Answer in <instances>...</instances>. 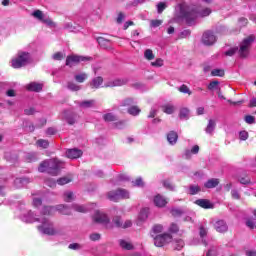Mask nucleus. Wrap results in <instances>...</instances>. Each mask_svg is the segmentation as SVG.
Returning <instances> with one entry per match:
<instances>
[{"label":"nucleus","instance_id":"obj_1","mask_svg":"<svg viewBox=\"0 0 256 256\" xmlns=\"http://www.w3.org/2000/svg\"><path fill=\"white\" fill-rule=\"evenodd\" d=\"M211 13V8H204L202 11L197 12L195 10L189 9L188 6H181L180 7V15L183 17V19L186 20V23L188 25H192L193 21L197 19V16L200 17H209V14Z\"/></svg>","mask_w":256,"mask_h":256},{"label":"nucleus","instance_id":"obj_2","mask_svg":"<svg viewBox=\"0 0 256 256\" xmlns=\"http://www.w3.org/2000/svg\"><path fill=\"white\" fill-rule=\"evenodd\" d=\"M36 221L41 223V225L37 227L40 233H43L44 235H49V236L57 235V230H55V225L49 218L42 217V218L36 219Z\"/></svg>","mask_w":256,"mask_h":256},{"label":"nucleus","instance_id":"obj_3","mask_svg":"<svg viewBox=\"0 0 256 256\" xmlns=\"http://www.w3.org/2000/svg\"><path fill=\"white\" fill-rule=\"evenodd\" d=\"M255 43V35L251 34L244 38L239 44L238 55L241 59H247L249 52L251 51V45Z\"/></svg>","mask_w":256,"mask_h":256},{"label":"nucleus","instance_id":"obj_4","mask_svg":"<svg viewBox=\"0 0 256 256\" xmlns=\"http://www.w3.org/2000/svg\"><path fill=\"white\" fill-rule=\"evenodd\" d=\"M31 61V54L29 52H18L16 58L12 59L13 69H21Z\"/></svg>","mask_w":256,"mask_h":256},{"label":"nucleus","instance_id":"obj_5","mask_svg":"<svg viewBox=\"0 0 256 256\" xmlns=\"http://www.w3.org/2000/svg\"><path fill=\"white\" fill-rule=\"evenodd\" d=\"M171 241H173V235L170 233L158 234L154 237L155 247H165V245H169Z\"/></svg>","mask_w":256,"mask_h":256},{"label":"nucleus","instance_id":"obj_6","mask_svg":"<svg viewBox=\"0 0 256 256\" xmlns=\"http://www.w3.org/2000/svg\"><path fill=\"white\" fill-rule=\"evenodd\" d=\"M61 167H63V162L61 160L57 158L48 160L49 175H59V171H61Z\"/></svg>","mask_w":256,"mask_h":256},{"label":"nucleus","instance_id":"obj_7","mask_svg":"<svg viewBox=\"0 0 256 256\" xmlns=\"http://www.w3.org/2000/svg\"><path fill=\"white\" fill-rule=\"evenodd\" d=\"M217 42V36H215V33L211 30H207L202 35V43L204 45H207L208 47H211V45H215Z\"/></svg>","mask_w":256,"mask_h":256},{"label":"nucleus","instance_id":"obj_8","mask_svg":"<svg viewBox=\"0 0 256 256\" xmlns=\"http://www.w3.org/2000/svg\"><path fill=\"white\" fill-rule=\"evenodd\" d=\"M83 61H91V58L78 55L67 56L66 65L67 67H73V65H78V63H81Z\"/></svg>","mask_w":256,"mask_h":256},{"label":"nucleus","instance_id":"obj_9","mask_svg":"<svg viewBox=\"0 0 256 256\" xmlns=\"http://www.w3.org/2000/svg\"><path fill=\"white\" fill-rule=\"evenodd\" d=\"M112 223L118 229H129V227H131V225H133L131 220H126L123 223V218H121V216H114L112 219Z\"/></svg>","mask_w":256,"mask_h":256},{"label":"nucleus","instance_id":"obj_10","mask_svg":"<svg viewBox=\"0 0 256 256\" xmlns=\"http://www.w3.org/2000/svg\"><path fill=\"white\" fill-rule=\"evenodd\" d=\"M94 223H102L104 225H107L109 223V217L106 216L105 213L96 211L95 215L93 216Z\"/></svg>","mask_w":256,"mask_h":256},{"label":"nucleus","instance_id":"obj_11","mask_svg":"<svg viewBox=\"0 0 256 256\" xmlns=\"http://www.w3.org/2000/svg\"><path fill=\"white\" fill-rule=\"evenodd\" d=\"M214 228L218 233H227V230L229 229L227 223L224 220L216 221L214 224Z\"/></svg>","mask_w":256,"mask_h":256},{"label":"nucleus","instance_id":"obj_12","mask_svg":"<svg viewBox=\"0 0 256 256\" xmlns=\"http://www.w3.org/2000/svg\"><path fill=\"white\" fill-rule=\"evenodd\" d=\"M82 155H83V151L77 148L68 149L66 151V157H68V159H79V157H81Z\"/></svg>","mask_w":256,"mask_h":256},{"label":"nucleus","instance_id":"obj_13","mask_svg":"<svg viewBox=\"0 0 256 256\" xmlns=\"http://www.w3.org/2000/svg\"><path fill=\"white\" fill-rule=\"evenodd\" d=\"M55 211H57V207L53 206H44L41 211L42 217H51L55 215Z\"/></svg>","mask_w":256,"mask_h":256},{"label":"nucleus","instance_id":"obj_14","mask_svg":"<svg viewBox=\"0 0 256 256\" xmlns=\"http://www.w3.org/2000/svg\"><path fill=\"white\" fill-rule=\"evenodd\" d=\"M128 81L127 79H115L105 84V87H123V85H127Z\"/></svg>","mask_w":256,"mask_h":256},{"label":"nucleus","instance_id":"obj_15","mask_svg":"<svg viewBox=\"0 0 256 256\" xmlns=\"http://www.w3.org/2000/svg\"><path fill=\"white\" fill-rule=\"evenodd\" d=\"M167 198L163 197L161 194H157L154 197V205L156 207H165L167 205Z\"/></svg>","mask_w":256,"mask_h":256},{"label":"nucleus","instance_id":"obj_16","mask_svg":"<svg viewBox=\"0 0 256 256\" xmlns=\"http://www.w3.org/2000/svg\"><path fill=\"white\" fill-rule=\"evenodd\" d=\"M195 203L202 209H213V204L207 199H198Z\"/></svg>","mask_w":256,"mask_h":256},{"label":"nucleus","instance_id":"obj_17","mask_svg":"<svg viewBox=\"0 0 256 256\" xmlns=\"http://www.w3.org/2000/svg\"><path fill=\"white\" fill-rule=\"evenodd\" d=\"M221 183L218 178H211L204 183L205 189H215Z\"/></svg>","mask_w":256,"mask_h":256},{"label":"nucleus","instance_id":"obj_18","mask_svg":"<svg viewBox=\"0 0 256 256\" xmlns=\"http://www.w3.org/2000/svg\"><path fill=\"white\" fill-rule=\"evenodd\" d=\"M217 127V122L213 119H210L208 121V124L205 128V132L208 134V135H213V133H215V129Z\"/></svg>","mask_w":256,"mask_h":256},{"label":"nucleus","instance_id":"obj_19","mask_svg":"<svg viewBox=\"0 0 256 256\" xmlns=\"http://www.w3.org/2000/svg\"><path fill=\"white\" fill-rule=\"evenodd\" d=\"M26 89L28 91H34L35 93H39L40 91H43V85L37 82H32L26 86Z\"/></svg>","mask_w":256,"mask_h":256},{"label":"nucleus","instance_id":"obj_20","mask_svg":"<svg viewBox=\"0 0 256 256\" xmlns=\"http://www.w3.org/2000/svg\"><path fill=\"white\" fill-rule=\"evenodd\" d=\"M78 105L81 109H91L95 107V100H83L82 102H79Z\"/></svg>","mask_w":256,"mask_h":256},{"label":"nucleus","instance_id":"obj_21","mask_svg":"<svg viewBox=\"0 0 256 256\" xmlns=\"http://www.w3.org/2000/svg\"><path fill=\"white\" fill-rule=\"evenodd\" d=\"M97 41L100 47H102L103 49H111V40L103 37H98Z\"/></svg>","mask_w":256,"mask_h":256},{"label":"nucleus","instance_id":"obj_22","mask_svg":"<svg viewBox=\"0 0 256 256\" xmlns=\"http://www.w3.org/2000/svg\"><path fill=\"white\" fill-rule=\"evenodd\" d=\"M179 139V135L175 131H170L167 134V141L170 143V145H175L177 143V140Z\"/></svg>","mask_w":256,"mask_h":256},{"label":"nucleus","instance_id":"obj_23","mask_svg":"<svg viewBox=\"0 0 256 256\" xmlns=\"http://www.w3.org/2000/svg\"><path fill=\"white\" fill-rule=\"evenodd\" d=\"M101 85H103V77H101V76L94 78L92 80V82L90 83V87L92 89H99L101 87Z\"/></svg>","mask_w":256,"mask_h":256},{"label":"nucleus","instance_id":"obj_24","mask_svg":"<svg viewBox=\"0 0 256 256\" xmlns=\"http://www.w3.org/2000/svg\"><path fill=\"white\" fill-rule=\"evenodd\" d=\"M39 173H49V160H44L39 164Z\"/></svg>","mask_w":256,"mask_h":256},{"label":"nucleus","instance_id":"obj_25","mask_svg":"<svg viewBox=\"0 0 256 256\" xmlns=\"http://www.w3.org/2000/svg\"><path fill=\"white\" fill-rule=\"evenodd\" d=\"M56 211H59V213H61V215H71V209H69V207L60 204L56 206Z\"/></svg>","mask_w":256,"mask_h":256},{"label":"nucleus","instance_id":"obj_26","mask_svg":"<svg viewBox=\"0 0 256 256\" xmlns=\"http://www.w3.org/2000/svg\"><path fill=\"white\" fill-rule=\"evenodd\" d=\"M163 113H166V115H173L175 113V106L171 104H165L162 106Z\"/></svg>","mask_w":256,"mask_h":256},{"label":"nucleus","instance_id":"obj_27","mask_svg":"<svg viewBox=\"0 0 256 256\" xmlns=\"http://www.w3.org/2000/svg\"><path fill=\"white\" fill-rule=\"evenodd\" d=\"M108 199L110 200V201H114V202H117V201H119V190H114V191H110L109 193H108Z\"/></svg>","mask_w":256,"mask_h":256},{"label":"nucleus","instance_id":"obj_28","mask_svg":"<svg viewBox=\"0 0 256 256\" xmlns=\"http://www.w3.org/2000/svg\"><path fill=\"white\" fill-rule=\"evenodd\" d=\"M103 120L106 123H113V121H117V116H115L113 113H106L103 115Z\"/></svg>","mask_w":256,"mask_h":256},{"label":"nucleus","instance_id":"obj_29","mask_svg":"<svg viewBox=\"0 0 256 256\" xmlns=\"http://www.w3.org/2000/svg\"><path fill=\"white\" fill-rule=\"evenodd\" d=\"M128 113L129 115H132L133 117H137V115H139V113H141V109L139 108V106H131L128 108Z\"/></svg>","mask_w":256,"mask_h":256},{"label":"nucleus","instance_id":"obj_30","mask_svg":"<svg viewBox=\"0 0 256 256\" xmlns=\"http://www.w3.org/2000/svg\"><path fill=\"white\" fill-rule=\"evenodd\" d=\"M120 247L122 249H125L126 251H133V249H134L133 244H131L130 242H127L125 240H120Z\"/></svg>","mask_w":256,"mask_h":256},{"label":"nucleus","instance_id":"obj_31","mask_svg":"<svg viewBox=\"0 0 256 256\" xmlns=\"http://www.w3.org/2000/svg\"><path fill=\"white\" fill-rule=\"evenodd\" d=\"M179 118L184 121H187V119H189V109L181 108L179 113Z\"/></svg>","mask_w":256,"mask_h":256},{"label":"nucleus","instance_id":"obj_32","mask_svg":"<svg viewBox=\"0 0 256 256\" xmlns=\"http://www.w3.org/2000/svg\"><path fill=\"white\" fill-rule=\"evenodd\" d=\"M173 245L176 251H181L185 247V242L182 239H178L174 241Z\"/></svg>","mask_w":256,"mask_h":256},{"label":"nucleus","instance_id":"obj_33","mask_svg":"<svg viewBox=\"0 0 256 256\" xmlns=\"http://www.w3.org/2000/svg\"><path fill=\"white\" fill-rule=\"evenodd\" d=\"M74 79L77 83H85V81H87L88 79V76L85 73H81V74L75 75Z\"/></svg>","mask_w":256,"mask_h":256},{"label":"nucleus","instance_id":"obj_34","mask_svg":"<svg viewBox=\"0 0 256 256\" xmlns=\"http://www.w3.org/2000/svg\"><path fill=\"white\" fill-rule=\"evenodd\" d=\"M212 77H225V70L224 69H213L211 71Z\"/></svg>","mask_w":256,"mask_h":256},{"label":"nucleus","instance_id":"obj_35","mask_svg":"<svg viewBox=\"0 0 256 256\" xmlns=\"http://www.w3.org/2000/svg\"><path fill=\"white\" fill-rule=\"evenodd\" d=\"M178 91L180 93H184L185 95H192L193 92H191V89H189L188 85L182 84L179 88Z\"/></svg>","mask_w":256,"mask_h":256},{"label":"nucleus","instance_id":"obj_36","mask_svg":"<svg viewBox=\"0 0 256 256\" xmlns=\"http://www.w3.org/2000/svg\"><path fill=\"white\" fill-rule=\"evenodd\" d=\"M197 193H201V187L199 185H190L189 195H197Z\"/></svg>","mask_w":256,"mask_h":256},{"label":"nucleus","instance_id":"obj_37","mask_svg":"<svg viewBox=\"0 0 256 256\" xmlns=\"http://www.w3.org/2000/svg\"><path fill=\"white\" fill-rule=\"evenodd\" d=\"M168 233L171 234H175V233H179V225H177V223L173 222L170 224L169 228H168Z\"/></svg>","mask_w":256,"mask_h":256},{"label":"nucleus","instance_id":"obj_38","mask_svg":"<svg viewBox=\"0 0 256 256\" xmlns=\"http://www.w3.org/2000/svg\"><path fill=\"white\" fill-rule=\"evenodd\" d=\"M144 57L147 59V61H153V59H155V54H153V50L146 49L144 51Z\"/></svg>","mask_w":256,"mask_h":256},{"label":"nucleus","instance_id":"obj_39","mask_svg":"<svg viewBox=\"0 0 256 256\" xmlns=\"http://www.w3.org/2000/svg\"><path fill=\"white\" fill-rule=\"evenodd\" d=\"M119 199H129V191L125 189H118Z\"/></svg>","mask_w":256,"mask_h":256},{"label":"nucleus","instance_id":"obj_40","mask_svg":"<svg viewBox=\"0 0 256 256\" xmlns=\"http://www.w3.org/2000/svg\"><path fill=\"white\" fill-rule=\"evenodd\" d=\"M72 209H74V211H77V213H87V208L82 205L73 204Z\"/></svg>","mask_w":256,"mask_h":256},{"label":"nucleus","instance_id":"obj_41","mask_svg":"<svg viewBox=\"0 0 256 256\" xmlns=\"http://www.w3.org/2000/svg\"><path fill=\"white\" fill-rule=\"evenodd\" d=\"M67 88L70 91H80L81 90V86L77 85L75 82H68Z\"/></svg>","mask_w":256,"mask_h":256},{"label":"nucleus","instance_id":"obj_42","mask_svg":"<svg viewBox=\"0 0 256 256\" xmlns=\"http://www.w3.org/2000/svg\"><path fill=\"white\" fill-rule=\"evenodd\" d=\"M33 17H35V19H38L39 21H43L44 23H46L47 21L43 20V11L41 10H36L32 13Z\"/></svg>","mask_w":256,"mask_h":256},{"label":"nucleus","instance_id":"obj_43","mask_svg":"<svg viewBox=\"0 0 256 256\" xmlns=\"http://www.w3.org/2000/svg\"><path fill=\"white\" fill-rule=\"evenodd\" d=\"M162 185L163 187H165V189H168V191H175V187L173 186V183H171V181L169 180H163Z\"/></svg>","mask_w":256,"mask_h":256},{"label":"nucleus","instance_id":"obj_44","mask_svg":"<svg viewBox=\"0 0 256 256\" xmlns=\"http://www.w3.org/2000/svg\"><path fill=\"white\" fill-rule=\"evenodd\" d=\"M36 144L38 147H42V149H47V147H49V141L45 139H39Z\"/></svg>","mask_w":256,"mask_h":256},{"label":"nucleus","instance_id":"obj_45","mask_svg":"<svg viewBox=\"0 0 256 256\" xmlns=\"http://www.w3.org/2000/svg\"><path fill=\"white\" fill-rule=\"evenodd\" d=\"M237 51H239V47H233L226 51L224 55H226V57H233V55H235Z\"/></svg>","mask_w":256,"mask_h":256},{"label":"nucleus","instance_id":"obj_46","mask_svg":"<svg viewBox=\"0 0 256 256\" xmlns=\"http://www.w3.org/2000/svg\"><path fill=\"white\" fill-rule=\"evenodd\" d=\"M66 121H67L68 125H75V114L70 113V114L66 115Z\"/></svg>","mask_w":256,"mask_h":256},{"label":"nucleus","instance_id":"obj_47","mask_svg":"<svg viewBox=\"0 0 256 256\" xmlns=\"http://www.w3.org/2000/svg\"><path fill=\"white\" fill-rule=\"evenodd\" d=\"M133 187H143L145 185V182H143L142 178H136L135 181H132Z\"/></svg>","mask_w":256,"mask_h":256},{"label":"nucleus","instance_id":"obj_48","mask_svg":"<svg viewBox=\"0 0 256 256\" xmlns=\"http://www.w3.org/2000/svg\"><path fill=\"white\" fill-rule=\"evenodd\" d=\"M166 9H167V4L165 2H159L157 4V11L159 14L163 13V11Z\"/></svg>","mask_w":256,"mask_h":256},{"label":"nucleus","instance_id":"obj_49","mask_svg":"<svg viewBox=\"0 0 256 256\" xmlns=\"http://www.w3.org/2000/svg\"><path fill=\"white\" fill-rule=\"evenodd\" d=\"M152 231L156 235L159 234V233H163V225H161V224L154 225L153 228H152Z\"/></svg>","mask_w":256,"mask_h":256},{"label":"nucleus","instance_id":"obj_50","mask_svg":"<svg viewBox=\"0 0 256 256\" xmlns=\"http://www.w3.org/2000/svg\"><path fill=\"white\" fill-rule=\"evenodd\" d=\"M217 87H219V81L218 80H214V81H212L208 84L209 91H214V89H217Z\"/></svg>","mask_w":256,"mask_h":256},{"label":"nucleus","instance_id":"obj_51","mask_svg":"<svg viewBox=\"0 0 256 256\" xmlns=\"http://www.w3.org/2000/svg\"><path fill=\"white\" fill-rule=\"evenodd\" d=\"M71 178L68 177H62L57 180L58 185H67V183H71Z\"/></svg>","mask_w":256,"mask_h":256},{"label":"nucleus","instance_id":"obj_52","mask_svg":"<svg viewBox=\"0 0 256 256\" xmlns=\"http://www.w3.org/2000/svg\"><path fill=\"white\" fill-rule=\"evenodd\" d=\"M53 59H54V61H63V59H65V55L61 52H56L53 55Z\"/></svg>","mask_w":256,"mask_h":256},{"label":"nucleus","instance_id":"obj_53","mask_svg":"<svg viewBox=\"0 0 256 256\" xmlns=\"http://www.w3.org/2000/svg\"><path fill=\"white\" fill-rule=\"evenodd\" d=\"M64 201H66V203H71V201H73V192L65 193Z\"/></svg>","mask_w":256,"mask_h":256},{"label":"nucleus","instance_id":"obj_54","mask_svg":"<svg viewBox=\"0 0 256 256\" xmlns=\"http://www.w3.org/2000/svg\"><path fill=\"white\" fill-rule=\"evenodd\" d=\"M152 67H163V59L158 58L156 61L151 62Z\"/></svg>","mask_w":256,"mask_h":256},{"label":"nucleus","instance_id":"obj_55","mask_svg":"<svg viewBox=\"0 0 256 256\" xmlns=\"http://www.w3.org/2000/svg\"><path fill=\"white\" fill-rule=\"evenodd\" d=\"M90 241H99L101 239V234L93 233L89 236Z\"/></svg>","mask_w":256,"mask_h":256},{"label":"nucleus","instance_id":"obj_56","mask_svg":"<svg viewBox=\"0 0 256 256\" xmlns=\"http://www.w3.org/2000/svg\"><path fill=\"white\" fill-rule=\"evenodd\" d=\"M239 137L241 141H247V139L249 138V133L247 131H241L239 133Z\"/></svg>","mask_w":256,"mask_h":256},{"label":"nucleus","instance_id":"obj_57","mask_svg":"<svg viewBox=\"0 0 256 256\" xmlns=\"http://www.w3.org/2000/svg\"><path fill=\"white\" fill-rule=\"evenodd\" d=\"M245 121L248 123V125H253V123H255V116L246 115Z\"/></svg>","mask_w":256,"mask_h":256},{"label":"nucleus","instance_id":"obj_58","mask_svg":"<svg viewBox=\"0 0 256 256\" xmlns=\"http://www.w3.org/2000/svg\"><path fill=\"white\" fill-rule=\"evenodd\" d=\"M68 249H72L73 251H78L79 249H81V244L79 243L69 244Z\"/></svg>","mask_w":256,"mask_h":256},{"label":"nucleus","instance_id":"obj_59","mask_svg":"<svg viewBox=\"0 0 256 256\" xmlns=\"http://www.w3.org/2000/svg\"><path fill=\"white\" fill-rule=\"evenodd\" d=\"M33 205L34 207H41L43 205V200L41 198H34Z\"/></svg>","mask_w":256,"mask_h":256},{"label":"nucleus","instance_id":"obj_60","mask_svg":"<svg viewBox=\"0 0 256 256\" xmlns=\"http://www.w3.org/2000/svg\"><path fill=\"white\" fill-rule=\"evenodd\" d=\"M123 19H125V13L119 12V13H118V16H117V18H116V22H117L118 24H121V23H123Z\"/></svg>","mask_w":256,"mask_h":256},{"label":"nucleus","instance_id":"obj_61","mask_svg":"<svg viewBox=\"0 0 256 256\" xmlns=\"http://www.w3.org/2000/svg\"><path fill=\"white\" fill-rule=\"evenodd\" d=\"M163 24V20H151V27H160Z\"/></svg>","mask_w":256,"mask_h":256},{"label":"nucleus","instance_id":"obj_62","mask_svg":"<svg viewBox=\"0 0 256 256\" xmlns=\"http://www.w3.org/2000/svg\"><path fill=\"white\" fill-rule=\"evenodd\" d=\"M240 183L242 185H249V183H251V179L249 177H247V176L241 177L240 178Z\"/></svg>","mask_w":256,"mask_h":256},{"label":"nucleus","instance_id":"obj_63","mask_svg":"<svg viewBox=\"0 0 256 256\" xmlns=\"http://www.w3.org/2000/svg\"><path fill=\"white\" fill-rule=\"evenodd\" d=\"M231 195H232V198H234L236 200L241 199V194H239V191H237V190H232Z\"/></svg>","mask_w":256,"mask_h":256},{"label":"nucleus","instance_id":"obj_64","mask_svg":"<svg viewBox=\"0 0 256 256\" xmlns=\"http://www.w3.org/2000/svg\"><path fill=\"white\" fill-rule=\"evenodd\" d=\"M139 217H140V219H147V217H148L147 209L141 210Z\"/></svg>","mask_w":256,"mask_h":256}]
</instances>
